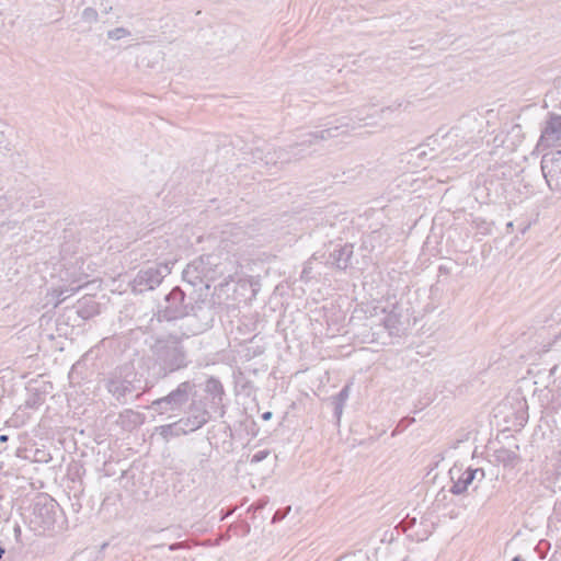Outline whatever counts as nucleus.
Segmentation results:
<instances>
[{
	"label": "nucleus",
	"instance_id": "nucleus-36",
	"mask_svg": "<svg viewBox=\"0 0 561 561\" xmlns=\"http://www.w3.org/2000/svg\"><path fill=\"white\" fill-rule=\"evenodd\" d=\"M513 561H523V559H522V557L516 556V557L513 559Z\"/></svg>",
	"mask_w": 561,
	"mask_h": 561
},
{
	"label": "nucleus",
	"instance_id": "nucleus-1",
	"mask_svg": "<svg viewBox=\"0 0 561 561\" xmlns=\"http://www.w3.org/2000/svg\"><path fill=\"white\" fill-rule=\"evenodd\" d=\"M158 321L184 320L181 325L182 334L185 336L195 335L206 331L215 318V308L209 300H194L186 297L184 290L175 286L165 297L160 306Z\"/></svg>",
	"mask_w": 561,
	"mask_h": 561
},
{
	"label": "nucleus",
	"instance_id": "nucleus-4",
	"mask_svg": "<svg viewBox=\"0 0 561 561\" xmlns=\"http://www.w3.org/2000/svg\"><path fill=\"white\" fill-rule=\"evenodd\" d=\"M195 383L191 380L182 381L167 396L152 401L149 409L159 415H178L195 396Z\"/></svg>",
	"mask_w": 561,
	"mask_h": 561
},
{
	"label": "nucleus",
	"instance_id": "nucleus-35",
	"mask_svg": "<svg viewBox=\"0 0 561 561\" xmlns=\"http://www.w3.org/2000/svg\"><path fill=\"white\" fill-rule=\"evenodd\" d=\"M439 272L440 273H447V268L445 266H439Z\"/></svg>",
	"mask_w": 561,
	"mask_h": 561
},
{
	"label": "nucleus",
	"instance_id": "nucleus-23",
	"mask_svg": "<svg viewBox=\"0 0 561 561\" xmlns=\"http://www.w3.org/2000/svg\"><path fill=\"white\" fill-rule=\"evenodd\" d=\"M270 455V450H259L257 453H255L252 458H251V463H259L261 461H263L264 459H266Z\"/></svg>",
	"mask_w": 561,
	"mask_h": 561
},
{
	"label": "nucleus",
	"instance_id": "nucleus-25",
	"mask_svg": "<svg viewBox=\"0 0 561 561\" xmlns=\"http://www.w3.org/2000/svg\"><path fill=\"white\" fill-rule=\"evenodd\" d=\"M9 145L10 144H9L8 139L5 138L4 134L2 131H0V149L10 150Z\"/></svg>",
	"mask_w": 561,
	"mask_h": 561
},
{
	"label": "nucleus",
	"instance_id": "nucleus-38",
	"mask_svg": "<svg viewBox=\"0 0 561 561\" xmlns=\"http://www.w3.org/2000/svg\"><path fill=\"white\" fill-rule=\"evenodd\" d=\"M175 547H176V545H171V546H170V550H174V549H175Z\"/></svg>",
	"mask_w": 561,
	"mask_h": 561
},
{
	"label": "nucleus",
	"instance_id": "nucleus-5",
	"mask_svg": "<svg viewBox=\"0 0 561 561\" xmlns=\"http://www.w3.org/2000/svg\"><path fill=\"white\" fill-rule=\"evenodd\" d=\"M339 129L340 127L335 126L322 129L320 131L306 134L299 142L289 146L288 148H278L273 152V154L268 153L266 163L268 164L272 162L274 164H284L289 163L293 160H298L302 157L298 151L299 147H310L320 140H328L330 138L336 137L339 135Z\"/></svg>",
	"mask_w": 561,
	"mask_h": 561
},
{
	"label": "nucleus",
	"instance_id": "nucleus-16",
	"mask_svg": "<svg viewBox=\"0 0 561 561\" xmlns=\"http://www.w3.org/2000/svg\"><path fill=\"white\" fill-rule=\"evenodd\" d=\"M117 423L124 430L131 431L144 423V415L131 409H126L119 413Z\"/></svg>",
	"mask_w": 561,
	"mask_h": 561
},
{
	"label": "nucleus",
	"instance_id": "nucleus-2",
	"mask_svg": "<svg viewBox=\"0 0 561 561\" xmlns=\"http://www.w3.org/2000/svg\"><path fill=\"white\" fill-rule=\"evenodd\" d=\"M148 369L156 379L185 369L191 364L187 351L176 336L158 339L150 347Z\"/></svg>",
	"mask_w": 561,
	"mask_h": 561
},
{
	"label": "nucleus",
	"instance_id": "nucleus-9",
	"mask_svg": "<svg viewBox=\"0 0 561 561\" xmlns=\"http://www.w3.org/2000/svg\"><path fill=\"white\" fill-rule=\"evenodd\" d=\"M552 147H561V115L549 113L541 127L536 149L542 151Z\"/></svg>",
	"mask_w": 561,
	"mask_h": 561
},
{
	"label": "nucleus",
	"instance_id": "nucleus-31",
	"mask_svg": "<svg viewBox=\"0 0 561 561\" xmlns=\"http://www.w3.org/2000/svg\"><path fill=\"white\" fill-rule=\"evenodd\" d=\"M262 417H263L264 420H270V419L272 417V412H265V413H263Z\"/></svg>",
	"mask_w": 561,
	"mask_h": 561
},
{
	"label": "nucleus",
	"instance_id": "nucleus-18",
	"mask_svg": "<svg viewBox=\"0 0 561 561\" xmlns=\"http://www.w3.org/2000/svg\"><path fill=\"white\" fill-rule=\"evenodd\" d=\"M350 391H351V386L345 385L341 389V391L335 397H333L334 414L337 416V419H340V416L343 412V407L350 397Z\"/></svg>",
	"mask_w": 561,
	"mask_h": 561
},
{
	"label": "nucleus",
	"instance_id": "nucleus-17",
	"mask_svg": "<svg viewBox=\"0 0 561 561\" xmlns=\"http://www.w3.org/2000/svg\"><path fill=\"white\" fill-rule=\"evenodd\" d=\"M201 264H198L197 260L195 259L192 261L185 270L183 271V280L188 283L192 286H196L202 283H206L204 277L202 276V272L199 270Z\"/></svg>",
	"mask_w": 561,
	"mask_h": 561
},
{
	"label": "nucleus",
	"instance_id": "nucleus-13",
	"mask_svg": "<svg viewBox=\"0 0 561 561\" xmlns=\"http://www.w3.org/2000/svg\"><path fill=\"white\" fill-rule=\"evenodd\" d=\"M484 119L477 113L468 114L459 119L458 125L455 127L456 130L462 131L463 137L468 141L476 139V131L481 133Z\"/></svg>",
	"mask_w": 561,
	"mask_h": 561
},
{
	"label": "nucleus",
	"instance_id": "nucleus-34",
	"mask_svg": "<svg viewBox=\"0 0 561 561\" xmlns=\"http://www.w3.org/2000/svg\"><path fill=\"white\" fill-rule=\"evenodd\" d=\"M14 533H15V535H16V536L21 534L20 526H16V527L14 528Z\"/></svg>",
	"mask_w": 561,
	"mask_h": 561
},
{
	"label": "nucleus",
	"instance_id": "nucleus-28",
	"mask_svg": "<svg viewBox=\"0 0 561 561\" xmlns=\"http://www.w3.org/2000/svg\"><path fill=\"white\" fill-rule=\"evenodd\" d=\"M16 224H18L16 221L3 222V224L1 225V227H2V228H7L8 230H10V229H14V228H15V226H16Z\"/></svg>",
	"mask_w": 561,
	"mask_h": 561
},
{
	"label": "nucleus",
	"instance_id": "nucleus-8",
	"mask_svg": "<svg viewBox=\"0 0 561 561\" xmlns=\"http://www.w3.org/2000/svg\"><path fill=\"white\" fill-rule=\"evenodd\" d=\"M58 504L53 499L38 500L33 510L32 524L38 534L51 530L56 523Z\"/></svg>",
	"mask_w": 561,
	"mask_h": 561
},
{
	"label": "nucleus",
	"instance_id": "nucleus-19",
	"mask_svg": "<svg viewBox=\"0 0 561 561\" xmlns=\"http://www.w3.org/2000/svg\"><path fill=\"white\" fill-rule=\"evenodd\" d=\"M77 313L80 318L87 320L98 313V306L94 301L90 300V304L80 305Z\"/></svg>",
	"mask_w": 561,
	"mask_h": 561
},
{
	"label": "nucleus",
	"instance_id": "nucleus-7",
	"mask_svg": "<svg viewBox=\"0 0 561 561\" xmlns=\"http://www.w3.org/2000/svg\"><path fill=\"white\" fill-rule=\"evenodd\" d=\"M170 273L167 264H156L141 268L133 280V291L142 294L158 287Z\"/></svg>",
	"mask_w": 561,
	"mask_h": 561
},
{
	"label": "nucleus",
	"instance_id": "nucleus-3",
	"mask_svg": "<svg viewBox=\"0 0 561 561\" xmlns=\"http://www.w3.org/2000/svg\"><path fill=\"white\" fill-rule=\"evenodd\" d=\"M145 381L134 365L125 364L117 367L107 378L105 387L107 391L121 404L129 399H139L145 391Z\"/></svg>",
	"mask_w": 561,
	"mask_h": 561
},
{
	"label": "nucleus",
	"instance_id": "nucleus-20",
	"mask_svg": "<svg viewBox=\"0 0 561 561\" xmlns=\"http://www.w3.org/2000/svg\"><path fill=\"white\" fill-rule=\"evenodd\" d=\"M129 35H130V32L125 27H116V28L110 30L107 32V37L110 39H115V41L127 37Z\"/></svg>",
	"mask_w": 561,
	"mask_h": 561
},
{
	"label": "nucleus",
	"instance_id": "nucleus-10",
	"mask_svg": "<svg viewBox=\"0 0 561 561\" xmlns=\"http://www.w3.org/2000/svg\"><path fill=\"white\" fill-rule=\"evenodd\" d=\"M541 171L550 188L561 187V150L542 156Z\"/></svg>",
	"mask_w": 561,
	"mask_h": 561
},
{
	"label": "nucleus",
	"instance_id": "nucleus-21",
	"mask_svg": "<svg viewBox=\"0 0 561 561\" xmlns=\"http://www.w3.org/2000/svg\"><path fill=\"white\" fill-rule=\"evenodd\" d=\"M99 14L93 8H85L82 12V20L89 24L98 21Z\"/></svg>",
	"mask_w": 561,
	"mask_h": 561
},
{
	"label": "nucleus",
	"instance_id": "nucleus-37",
	"mask_svg": "<svg viewBox=\"0 0 561 561\" xmlns=\"http://www.w3.org/2000/svg\"><path fill=\"white\" fill-rule=\"evenodd\" d=\"M512 227H513V222H508V224H507V228H508V229H512Z\"/></svg>",
	"mask_w": 561,
	"mask_h": 561
},
{
	"label": "nucleus",
	"instance_id": "nucleus-33",
	"mask_svg": "<svg viewBox=\"0 0 561 561\" xmlns=\"http://www.w3.org/2000/svg\"><path fill=\"white\" fill-rule=\"evenodd\" d=\"M4 553H5V549L3 547H0V560L2 559Z\"/></svg>",
	"mask_w": 561,
	"mask_h": 561
},
{
	"label": "nucleus",
	"instance_id": "nucleus-26",
	"mask_svg": "<svg viewBox=\"0 0 561 561\" xmlns=\"http://www.w3.org/2000/svg\"><path fill=\"white\" fill-rule=\"evenodd\" d=\"M424 145L419 146L417 148H414L413 151L416 153V157L423 158L427 156L426 150H424Z\"/></svg>",
	"mask_w": 561,
	"mask_h": 561
},
{
	"label": "nucleus",
	"instance_id": "nucleus-29",
	"mask_svg": "<svg viewBox=\"0 0 561 561\" xmlns=\"http://www.w3.org/2000/svg\"><path fill=\"white\" fill-rule=\"evenodd\" d=\"M5 206H7V198L0 197V209L4 210Z\"/></svg>",
	"mask_w": 561,
	"mask_h": 561
},
{
	"label": "nucleus",
	"instance_id": "nucleus-30",
	"mask_svg": "<svg viewBox=\"0 0 561 561\" xmlns=\"http://www.w3.org/2000/svg\"><path fill=\"white\" fill-rule=\"evenodd\" d=\"M9 440V436L5 434L0 435V443H7Z\"/></svg>",
	"mask_w": 561,
	"mask_h": 561
},
{
	"label": "nucleus",
	"instance_id": "nucleus-6",
	"mask_svg": "<svg viewBox=\"0 0 561 561\" xmlns=\"http://www.w3.org/2000/svg\"><path fill=\"white\" fill-rule=\"evenodd\" d=\"M210 419V413L202 400L192 399L187 404L185 416L169 425L176 434H187L203 427Z\"/></svg>",
	"mask_w": 561,
	"mask_h": 561
},
{
	"label": "nucleus",
	"instance_id": "nucleus-14",
	"mask_svg": "<svg viewBox=\"0 0 561 561\" xmlns=\"http://www.w3.org/2000/svg\"><path fill=\"white\" fill-rule=\"evenodd\" d=\"M205 391L210 396V407L213 409H224L222 399L225 390L222 383L215 377L207 379L205 385Z\"/></svg>",
	"mask_w": 561,
	"mask_h": 561
},
{
	"label": "nucleus",
	"instance_id": "nucleus-11",
	"mask_svg": "<svg viewBox=\"0 0 561 561\" xmlns=\"http://www.w3.org/2000/svg\"><path fill=\"white\" fill-rule=\"evenodd\" d=\"M449 474L453 481V485L450 486L449 491L455 495L465 493L468 486L476 480L477 474H480V479L484 478L483 469L467 468L466 470H462L461 467L457 466H454L449 470Z\"/></svg>",
	"mask_w": 561,
	"mask_h": 561
},
{
	"label": "nucleus",
	"instance_id": "nucleus-24",
	"mask_svg": "<svg viewBox=\"0 0 561 561\" xmlns=\"http://www.w3.org/2000/svg\"><path fill=\"white\" fill-rule=\"evenodd\" d=\"M311 263L310 262H307L302 272H301V279L304 280H309L310 279V274H311Z\"/></svg>",
	"mask_w": 561,
	"mask_h": 561
},
{
	"label": "nucleus",
	"instance_id": "nucleus-32",
	"mask_svg": "<svg viewBox=\"0 0 561 561\" xmlns=\"http://www.w3.org/2000/svg\"><path fill=\"white\" fill-rule=\"evenodd\" d=\"M264 504H265L264 502L257 501V502L254 504V506H255V508H262V507L264 506Z\"/></svg>",
	"mask_w": 561,
	"mask_h": 561
},
{
	"label": "nucleus",
	"instance_id": "nucleus-22",
	"mask_svg": "<svg viewBox=\"0 0 561 561\" xmlns=\"http://www.w3.org/2000/svg\"><path fill=\"white\" fill-rule=\"evenodd\" d=\"M383 323L388 330H394L398 328L399 319L396 314H388L385 318Z\"/></svg>",
	"mask_w": 561,
	"mask_h": 561
},
{
	"label": "nucleus",
	"instance_id": "nucleus-15",
	"mask_svg": "<svg viewBox=\"0 0 561 561\" xmlns=\"http://www.w3.org/2000/svg\"><path fill=\"white\" fill-rule=\"evenodd\" d=\"M353 255V245L344 244L334 249L329 255V263L336 266L339 270H346L350 265Z\"/></svg>",
	"mask_w": 561,
	"mask_h": 561
},
{
	"label": "nucleus",
	"instance_id": "nucleus-12",
	"mask_svg": "<svg viewBox=\"0 0 561 561\" xmlns=\"http://www.w3.org/2000/svg\"><path fill=\"white\" fill-rule=\"evenodd\" d=\"M205 282H214L224 274L220 257L217 254H204L196 259Z\"/></svg>",
	"mask_w": 561,
	"mask_h": 561
},
{
	"label": "nucleus",
	"instance_id": "nucleus-27",
	"mask_svg": "<svg viewBox=\"0 0 561 561\" xmlns=\"http://www.w3.org/2000/svg\"><path fill=\"white\" fill-rule=\"evenodd\" d=\"M502 453L505 454V457L503 458V461H511L514 458H516V454L515 453H512V451H508V450H503Z\"/></svg>",
	"mask_w": 561,
	"mask_h": 561
}]
</instances>
